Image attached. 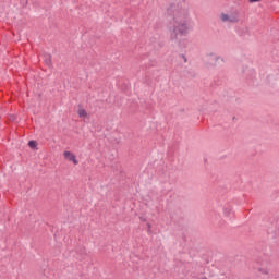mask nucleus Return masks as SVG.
<instances>
[{
	"label": "nucleus",
	"instance_id": "f257e3e1",
	"mask_svg": "<svg viewBox=\"0 0 279 279\" xmlns=\"http://www.w3.org/2000/svg\"><path fill=\"white\" fill-rule=\"evenodd\" d=\"M189 34V13L186 11H179L174 13L172 27L170 28V40L179 43L182 37Z\"/></svg>",
	"mask_w": 279,
	"mask_h": 279
},
{
	"label": "nucleus",
	"instance_id": "f03ea898",
	"mask_svg": "<svg viewBox=\"0 0 279 279\" xmlns=\"http://www.w3.org/2000/svg\"><path fill=\"white\" fill-rule=\"evenodd\" d=\"M63 157L65 158V160H70V162H73V165H78L77 157H75L73 153L65 150L63 153Z\"/></svg>",
	"mask_w": 279,
	"mask_h": 279
},
{
	"label": "nucleus",
	"instance_id": "7ed1b4c3",
	"mask_svg": "<svg viewBox=\"0 0 279 279\" xmlns=\"http://www.w3.org/2000/svg\"><path fill=\"white\" fill-rule=\"evenodd\" d=\"M77 114L80 119H88V112L84 108H80Z\"/></svg>",
	"mask_w": 279,
	"mask_h": 279
},
{
	"label": "nucleus",
	"instance_id": "20e7f679",
	"mask_svg": "<svg viewBox=\"0 0 279 279\" xmlns=\"http://www.w3.org/2000/svg\"><path fill=\"white\" fill-rule=\"evenodd\" d=\"M229 23H239V13L229 15Z\"/></svg>",
	"mask_w": 279,
	"mask_h": 279
},
{
	"label": "nucleus",
	"instance_id": "39448f33",
	"mask_svg": "<svg viewBox=\"0 0 279 279\" xmlns=\"http://www.w3.org/2000/svg\"><path fill=\"white\" fill-rule=\"evenodd\" d=\"M226 217H231L232 215V207H226L223 210Z\"/></svg>",
	"mask_w": 279,
	"mask_h": 279
},
{
	"label": "nucleus",
	"instance_id": "423d86ee",
	"mask_svg": "<svg viewBox=\"0 0 279 279\" xmlns=\"http://www.w3.org/2000/svg\"><path fill=\"white\" fill-rule=\"evenodd\" d=\"M220 19L223 23H227L228 21H230V15L222 13Z\"/></svg>",
	"mask_w": 279,
	"mask_h": 279
},
{
	"label": "nucleus",
	"instance_id": "0eeeda50",
	"mask_svg": "<svg viewBox=\"0 0 279 279\" xmlns=\"http://www.w3.org/2000/svg\"><path fill=\"white\" fill-rule=\"evenodd\" d=\"M36 145H37L36 141L28 142V147H31V149H36Z\"/></svg>",
	"mask_w": 279,
	"mask_h": 279
},
{
	"label": "nucleus",
	"instance_id": "6e6552de",
	"mask_svg": "<svg viewBox=\"0 0 279 279\" xmlns=\"http://www.w3.org/2000/svg\"><path fill=\"white\" fill-rule=\"evenodd\" d=\"M46 64L48 66H51V56H48V58L46 59Z\"/></svg>",
	"mask_w": 279,
	"mask_h": 279
},
{
	"label": "nucleus",
	"instance_id": "1a4fd4ad",
	"mask_svg": "<svg viewBox=\"0 0 279 279\" xmlns=\"http://www.w3.org/2000/svg\"><path fill=\"white\" fill-rule=\"evenodd\" d=\"M248 1H250V3H256V2H258L260 0H248Z\"/></svg>",
	"mask_w": 279,
	"mask_h": 279
},
{
	"label": "nucleus",
	"instance_id": "9d476101",
	"mask_svg": "<svg viewBox=\"0 0 279 279\" xmlns=\"http://www.w3.org/2000/svg\"><path fill=\"white\" fill-rule=\"evenodd\" d=\"M183 60H184V62H186V57L185 56H183Z\"/></svg>",
	"mask_w": 279,
	"mask_h": 279
}]
</instances>
